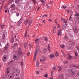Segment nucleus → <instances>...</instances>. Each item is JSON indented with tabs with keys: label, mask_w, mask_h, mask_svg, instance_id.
Returning a JSON list of instances; mask_svg holds the SVG:
<instances>
[{
	"label": "nucleus",
	"mask_w": 79,
	"mask_h": 79,
	"mask_svg": "<svg viewBox=\"0 0 79 79\" xmlns=\"http://www.w3.org/2000/svg\"><path fill=\"white\" fill-rule=\"evenodd\" d=\"M15 6V4H14L11 6H10V8H14Z\"/></svg>",
	"instance_id": "nucleus-26"
},
{
	"label": "nucleus",
	"mask_w": 79,
	"mask_h": 79,
	"mask_svg": "<svg viewBox=\"0 0 79 79\" xmlns=\"http://www.w3.org/2000/svg\"><path fill=\"white\" fill-rule=\"evenodd\" d=\"M32 0V2H33L34 4H35V3H36V2L35 1V0Z\"/></svg>",
	"instance_id": "nucleus-36"
},
{
	"label": "nucleus",
	"mask_w": 79,
	"mask_h": 79,
	"mask_svg": "<svg viewBox=\"0 0 79 79\" xmlns=\"http://www.w3.org/2000/svg\"><path fill=\"white\" fill-rule=\"evenodd\" d=\"M29 46L30 48H32V46H31V45L29 44Z\"/></svg>",
	"instance_id": "nucleus-51"
},
{
	"label": "nucleus",
	"mask_w": 79,
	"mask_h": 79,
	"mask_svg": "<svg viewBox=\"0 0 79 79\" xmlns=\"http://www.w3.org/2000/svg\"><path fill=\"white\" fill-rule=\"evenodd\" d=\"M6 72H7V74H8L9 72H10V70L8 69H7L6 70Z\"/></svg>",
	"instance_id": "nucleus-21"
},
{
	"label": "nucleus",
	"mask_w": 79,
	"mask_h": 79,
	"mask_svg": "<svg viewBox=\"0 0 79 79\" xmlns=\"http://www.w3.org/2000/svg\"><path fill=\"white\" fill-rule=\"evenodd\" d=\"M15 72H13L12 73H11L10 74V76L8 77V79H13V77H14V76H15Z\"/></svg>",
	"instance_id": "nucleus-2"
},
{
	"label": "nucleus",
	"mask_w": 79,
	"mask_h": 79,
	"mask_svg": "<svg viewBox=\"0 0 79 79\" xmlns=\"http://www.w3.org/2000/svg\"><path fill=\"white\" fill-rule=\"evenodd\" d=\"M6 57L3 56L2 58V60L4 62H5L6 61Z\"/></svg>",
	"instance_id": "nucleus-11"
},
{
	"label": "nucleus",
	"mask_w": 79,
	"mask_h": 79,
	"mask_svg": "<svg viewBox=\"0 0 79 79\" xmlns=\"http://www.w3.org/2000/svg\"><path fill=\"white\" fill-rule=\"evenodd\" d=\"M62 7L64 9L66 8V6H62Z\"/></svg>",
	"instance_id": "nucleus-40"
},
{
	"label": "nucleus",
	"mask_w": 79,
	"mask_h": 79,
	"mask_svg": "<svg viewBox=\"0 0 79 79\" xmlns=\"http://www.w3.org/2000/svg\"><path fill=\"white\" fill-rule=\"evenodd\" d=\"M50 57L51 58H54V55L53 54H51L50 56Z\"/></svg>",
	"instance_id": "nucleus-19"
},
{
	"label": "nucleus",
	"mask_w": 79,
	"mask_h": 79,
	"mask_svg": "<svg viewBox=\"0 0 79 79\" xmlns=\"http://www.w3.org/2000/svg\"><path fill=\"white\" fill-rule=\"evenodd\" d=\"M27 45V43L25 44L24 46V48H26V46Z\"/></svg>",
	"instance_id": "nucleus-34"
},
{
	"label": "nucleus",
	"mask_w": 79,
	"mask_h": 79,
	"mask_svg": "<svg viewBox=\"0 0 79 79\" xmlns=\"http://www.w3.org/2000/svg\"><path fill=\"white\" fill-rule=\"evenodd\" d=\"M75 75V73H74V72H73L70 74V77H73Z\"/></svg>",
	"instance_id": "nucleus-10"
},
{
	"label": "nucleus",
	"mask_w": 79,
	"mask_h": 79,
	"mask_svg": "<svg viewBox=\"0 0 79 79\" xmlns=\"http://www.w3.org/2000/svg\"><path fill=\"white\" fill-rule=\"evenodd\" d=\"M14 45H15V47H16V45H17L16 44V43H15Z\"/></svg>",
	"instance_id": "nucleus-60"
},
{
	"label": "nucleus",
	"mask_w": 79,
	"mask_h": 79,
	"mask_svg": "<svg viewBox=\"0 0 79 79\" xmlns=\"http://www.w3.org/2000/svg\"><path fill=\"white\" fill-rule=\"evenodd\" d=\"M66 11H67V13H69V10H66Z\"/></svg>",
	"instance_id": "nucleus-55"
},
{
	"label": "nucleus",
	"mask_w": 79,
	"mask_h": 79,
	"mask_svg": "<svg viewBox=\"0 0 79 79\" xmlns=\"http://www.w3.org/2000/svg\"><path fill=\"white\" fill-rule=\"evenodd\" d=\"M68 63V60H65L64 63Z\"/></svg>",
	"instance_id": "nucleus-45"
},
{
	"label": "nucleus",
	"mask_w": 79,
	"mask_h": 79,
	"mask_svg": "<svg viewBox=\"0 0 79 79\" xmlns=\"http://www.w3.org/2000/svg\"><path fill=\"white\" fill-rule=\"evenodd\" d=\"M45 60H46V58L44 56H43L42 58L40 59V61L42 62V63H44Z\"/></svg>",
	"instance_id": "nucleus-6"
},
{
	"label": "nucleus",
	"mask_w": 79,
	"mask_h": 79,
	"mask_svg": "<svg viewBox=\"0 0 79 79\" xmlns=\"http://www.w3.org/2000/svg\"><path fill=\"white\" fill-rule=\"evenodd\" d=\"M38 40H39V39L37 38L35 40V42H37V41H38Z\"/></svg>",
	"instance_id": "nucleus-49"
},
{
	"label": "nucleus",
	"mask_w": 79,
	"mask_h": 79,
	"mask_svg": "<svg viewBox=\"0 0 79 79\" xmlns=\"http://www.w3.org/2000/svg\"><path fill=\"white\" fill-rule=\"evenodd\" d=\"M48 16V15H44L43 16H42L40 18V19H43V18L44 17H45V18H46V17H47Z\"/></svg>",
	"instance_id": "nucleus-9"
},
{
	"label": "nucleus",
	"mask_w": 79,
	"mask_h": 79,
	"mask_svg": "<svg viewBox=\"0 0 79 79\" xmlns=\"http://www.w3.org/2000/svg\"><path fill=\"white\" fill-rule=\"evenodd\" d=\"M52 69H54V70H55V69H56V67L55 66H54L52 68Z\"/></svg>",
	"instance_id": "nucleus-46"
},
{
	"label": "nucleus",
	"mask_w": 79,
	"mask_h": 79,
	"mask_svg": "<svg viewBox=\"0 0 79 79\" xmlns=\"http://www.w3.org/2000/svg\"><path fill=\"white\" fill-rule=\"evenodd\" d=\"M16 74H15V76H18L20 74V70L19 69H17L16 71Z\"/></svg>",
	"instance_id": "nucleus-4"
},
{
	"label": "nucleus",
	"mask_w": 79,
	"mask_h": 79,
	"mask_svg": "<svg viewBox=\"0 0 79 79\" xmlns=\"http://www.w3.org/2000/svg\"><path fill=\"white\" fill-rule=\"evenodd\" d=\"M8 48V46H6L4 48V50L6 51Z\"/></svg>",
	"instance_id": "nucleus-18"
},
{
	"label": "nucleus",
	"mask_w": 79,
	"mask_h": 79,
	"mask_svg": "<svg viewBox=\"0 0 79 79\" xmlns=\"http://www.w3.org/2000/svg\"><path fill=\"white\" fill-rule=\"evenodd\" d=\"M43 23H45V20H43Z\"/></svg>",
	"instance_id": "nucleus-54"
},
{
	"label": "nucleus",
	"mask_w": 79,
	"mask_h": 79,
	"mask_svg": "<svg viewBox=\"0 0 79 79\" xmlns=\"http://www.w3.org/2000/svg\"><path fill=\"white\" fill-rule=\"evenodd\" d=\"M49 52H51V51L50 50V49H49V50H48Z\"/></svg>",
	"instance_id": "nucleus-64"
},
{
	"label": "nucleus",
	"mask_w": 79,
	"mask_h": 79,
	"mask_svg": "<svg viewBox=\"0 0 79 79\" xmlns=\"http://www.w3.org/2000/svg\"><path fill=\"white\" fill-rule=\"evenodd\" d=\"M55 55L56 56H59V55L58 54V53H57L56 52L55 53Z\"/></svg>",
	"instance_id": "nucleus-32"
},
{
	"label": "nucleus",
	"mask_w": 79,
	"mask_h": 79,
	"mask_svg": "<svg viewBox=\"0 0 79 79\" xmlns=\"http://www.w3.org/2000/svg\"><path fill=\"white\" fill-rule=\"evenodd\" d=\"M11 62H12L11 61L10 62H9L8 63V64H11Z\"/></svg>",
	"instance_id": "nucleus-53"
},
{
	"label": "nucleus",
	"mask_w": 79,
	"mask_h": 79,
	"mask_svg": "<svg viewBox=\"0 0 79 79\" xmlns=\"http://www.w3.org/2000/svg\"><path fill=\"white\" fill-rule=\"evenodd\" d=\"M36 50L35 51V53L34 56V60H36V57L37 55V52L38 50H39V46L37 44L36 45Z\"/></svg>",
	"instance_id": "nucleus-1"
},
{
	"label": "nucleus",
	"mask_w": 79,
	"mask_h": 79,
	"mask_svg": "<svg viewBox=\"0 0 79 79\" xmlns=\"http://www.w3.org/2000/svg\"><path fill=\"white\" fill-rule=\"evenodd\" d=\"M3 6H2L1 8H0V11H1V10H2V7Z\"/></svg>",
	"instance_id": "nucleus-58"
},
{
	"label": "nucleus",
	"mask_w": 79,
	"mask_h": 79,
	"mask_svg": "<svg viewBox=\"0 0 79 79\" xmlns=\"http://www.w3.org/2000/svg\"><path fill=\"white\" fill-rule=\"evenodd\" d=\"M5 35L3 34V40H5Z\"/></svg>",
	"instance_id": "nucleus-37"
},
{
	"label": "nucleus",
	"mask_w": 79,
	"mask_h": 79,
	"mask_svg": "<svg viewBox=\"0 0 79 79\" xmlns=\"http://www.w3.org/2000/svg\"><path fill=\"white\" fill-rule=\"evenodd\" d=\"M60 47L61 48H64V45H60Z\"/></svg>",
	"instance_id": "nucleus-35"
},
{
	"label": "nucleus",
	"mask_w": 79,
	"mask_h": 79,
	"mask_svg": "<svg viewBox=\"0 0 79 79\" xmlns=\"http://www.w3.org/2000/svg\"><path fill=\"white\" fill-rule=\"evenodd\" d=\"M39 9H40V7H38L37 10V11H38L39 10Z\"/></svg>",
	"instance_id": "nucleus-57"
},
{
	"label": "nucleus",
	"mask_w": 79,
	"mask_h": 79,
	"mask_svg": "<svg viewBox=\"0 0 79 79\" xmlns=\"http://www.w3.org/2000/svg\"><path fill=\"white\" fill-rule=\"evenodd\" d=\"M45 41H46V42H47V40H48V38H47V37H45Z\"/></svg>",
	"instance_id": "nucleus-39"
},
{
	"label": "nucleus",
	"mask_w": 79,
	"mask_h": 79,
	"mask_svg": "<svg viewBox=\"0 0 79 79\" xmlns=\"http://www.w3.org/2000/svg\"><path fill=\"white\" fill-rule=\"evenodd\" d=\"M61 19L62 21H63V22L64 21H65V19H63V18H62Z\"/></svg>",
	"instance_id": "nucleus-41"
},
{
	"label": "nucleus",
	"mask_w": 79,
	"mask_h": 79,
	"mask_svg": "<svg viewBox=\"0 0 79 79\" xmlns=\"http://www.w3.org/2000/svg\"><path fill=\"white\" fill-rule=\"evenodd\" d=\"M16 55H17V54H15L14 55L13 58L15 60H17V56H16Z\"/></svg>",
	"instance_id": "nucleus-16"
},
{
	"label": "nucleus",
	"mask_w": 79,
	"mask_h": 79,
	"mask_svg": "<svg viewBox=\"0 0 79 79\" xmlns=\"http://www.w3.org/2000/svg\"><path fill=\"white\" fill-rule=\"evenodd\" d=\"M36 67H39V62H36Z\"/></svg>",
	"instance_id": "nucleus-28"
},
{
	"label": "nucleus",
	"mask_w": 79,
	"mask_h": 79,
	"mask_svg": "<svg viewBox=\"0 0 79 79\" xmlns=\"http://www.w3.org/2000/svg\"><path fill=\"white\" fill-rule=\"evenodd\" d=\"M76 18L78 21L79 22V17H76Z\"/></svg>",
	"instance_id": "nucleus-42"
},
{
	"label": "nucleus",
	"mask_w": 79,
	"mask_h": 79,
	"mask_svg": "<svg viewBox=\"0 0 79 79\" xmlns=\"http://www.w3.org/2000/svg\"><path fill=\"white\" fill-rule=\"evenodd\" d=\"M18 52L19 54L21 56H22L23 55L24 53H23V52H22V50H21V48H19L18 50Z\"/></svg>",
	"instance_id": "nucleus-3"
},
{
	"label": "nucleus",
	"mask_w": 79,
	"mask_h": 79,
	"mask_svg": "<svg viewBox=\"0 0 79 79\" xmlns=\"http://www.w3.org/2000/svg\"><path fill=\"white\" fill-rule=\"evenodd\" d=\"M22 23V21L21 20H19L17 23V25L18 26H20V24Z\"/></svg>",
	"instance_id": "nucleus-13"
},
{
	"label": "nucleus",
	"mask_w": 79,
	"mask_h": 79,
	"mask_svg": "<svg viewBox=\"0 0 79 79\" xmlns=\"http://www.w3.org/2000/svg\"><path fill=\"white\" fill-rule=\"evenodd\" d=\"M27 31H26V33H25V37H26V35H27Z\"/></svg>",
	"instance_id": "nucleus-48"
},
{
	"label": "nucleus",
	"mask_w": 79,
	"mask_h": 79,
	"mask_svg": "<svg viewBox=\"0 0 79 79\" xmlns=\"http://www.w3.org/2000/svg\"><path fill=\"white\" fill-rule=\"evenodd\" d=\"M72 19V17H71V16H70L69 18V21L70 20H71Z\"/></svg>",
	"instance_id": "nucleus-43"
},
{
	"label": "nucleus",
	"mask_w": 79,
	"mask_h": 79,
	"mask_svg": "<svg viewBox=\"0 0 79 79\" xmlns=\"http://www.w3.org/2000/svg\"><path fill=\"white\" fill-rule=\"evenodd\" d=\"M75 16H79V14L78 13H77L75 15Z\"/></svg>",
	"instance_id": "nucleus-33"
},
{
	"label": "nucleus",
	"mask_w": 79,
	"mask_h": 79,
	"mask_svg": "<svg viewBox=\"0 0 79 79\" xmlns=\"http://www.w3.org/2000/svg\"><path fill=\"white\" fill-rule=\"evenodd\" d=\"M2 2L3 4L5 3V0H2Z\"/></svg>",
	"instance_id": "nucleus-50"
},
{
	"label": "nucleus",
	"mask_w": 79,
	"mask_h": 79,
	"mask_svg": "<svg viewBox=\"0 0 79 79\" xmlns=\"http://www.w3.org/2000/svg\"><path fill=\"white\" fill-rule=\"evenodd\" d=\"M66 26H67V24L66 23H65L63 25V29L64 30L65 29Z\"/></svg>",
	"instance_id": "nucleus-14"
},
{
	"label": "nucleus",
	"mask_w": 79,
	"mask_h": 79,
	"mask_svg": "<svg viewBox=\"0 0 79 79\" xmlns=\"http://www.w3.org/2000/svg\"><path fill=\"white\" fill-rule=\"evenodd\" d=\"M15 3H18L19 2V0H15Z\"/></svg>",
	"instance_id": "nucleus-22"
},
{
	"label": "nucleus",
	"mask_w": 79,
	"mask_h": 79,
	"mask_svg": "<svg viewBox=\"0 0 79 79\" xmlns=\"http://www.w3.org/2000/svg\"><path fill=\"white\" fill-rule=\"evenodd\" d=\"M64 21V23L65 24H66V23H67V21Z\"/></svg>",
	"instance_id": "nucleus-63"
},
{
	"label": "nucleus",
	"mask_w": 79,
	"mask_h": 79,
	"mask_svg": "<svg viewBox=\"0 0 79 79\" xmlns=\"http://www.w3.org/2000/svg\"><path fill=\"white\" fill-rule=\"evenodd\" d=\"M57 68H59V69L58 70V71L60 72V71H61V67L60 66H58L57 67Z\"/></svg>",
	"instance_id": "nucleus-17"
},
{
	"label": "nucleus",
	"mask_w": 79,
	"mask_h": 79,
	"mask_svg": "<svg viewBox=\"0 0 79 79\" xmlns=\"http://www.w3.org/2000/svg\"><path fill=\"white\" fill-rule=\"evenodd\" d=\"M32 23V20H30V23L29 24V26H30V25H31V24Z\"/></svg>",
	"instance_id": "nucleus-20"
},
{
	"label": "nucleus",
	"mask_w": 79,
	"mask_h": 79,
	"mask_svg": "<svg viewBox=\"0 0 79 79\" xmlns=\"http://www.w3.org/2000/svg\"><path fill=\"white\" fill-rule=\"evenodd\" d=\"M55 29H56V26H54V28H53V30H55Z\"/></svg>",
	"instance_id": "nucleus-47"
},
{
	"label": "nucleus",
	"mask_w": 79,
	"mask_h": 79,
	"mask_svg": "<svg viewBox=\"0 0 79 79\" xmlns=\"http://www.w3.org/2000/svg\"><path fill=\"white\" fill-rule=\"evenodd\" d=\"M14 42V38H11V43H13Z\"/></svg>",
	"instance_id": "nucleus-24"
},
{
	"label": "nucleus",
	"mask_w": 79,
	"mask_h": 79,
	"mask_svg": "<svg viewBox=\"0 0 79 79\" xmlns=\"http://www.w3.org/2000/svg\"><path fill=\"white\" fill-rule=\"evenodd\" d=\"M49 21H51V22H52V19H49Z\"/></svg>",
	"instance_id": "nucleus-61"
},
{
	"label": "nucleus",
	"mask_w": 79,
	"mask_h": 79,
	"mask_svg": "<svg viewBox=\"0 0 79 79\" xmlns=\"http://www.w3.org/2000/svg\"><path fill=\"white\" fill-rule=\"evenodd\" d=\"M62 33H61V29H60L58 30L57 32V35L58 36H60L61 35Z\"/></svg>",
	"instance_id": "nucleus-5"
},
{
	"label": "nucleus",
	"mask_w": 79,
	"mask_h": 79,
	"mask_svg": "<svg viewBox=\"0 0 79 79\" xmlns=\"http://www.w3.org/2000/svg\"><path fill=\"white\" fill-rule=\"evenodd\" d=\"M5 25H1V29H3V27H5Z\"/></svg>",
	"instance_id": "nucleus-31"
},
{
	"label": "nucleus",
	"mask_w": 79,
	"mask_h": 79,
	"mask_svg": "<svg viewBox=\"0 0 79 79\" xmlns=\"http://www.w3.org/2000/svg\"><path fill=\"white\" fill-rule=\"evenodd\" d=\"M48 50H49V49H50V46L49 45H48Z\"/></svg>",
	"instance_id": "nucleus-44"
},
{
	"label": "nucleus",
	"mask_w": 79,
	"mask_h": 79,
	"mask_svg": "<svg viewBox=\"0 0 79 79\" xmlns=\"http://www.w3.org/2000/svg\"><path fill=\"white\" fill-rule=\"evenodd\" d=\"M27 23H28V20H27L24 22V24L25 25H26V24H27Z\"/></svg>",
	"instance_id": "nucleus-25"
},
{
	"label": "nucleus",
	"mask_w": 79,
	"mask_h": 79,
	"mask_svg": "<svg viewBox=\"0 0 79 79\" xmlns=\"http://www.w3.org/2000/svg\"><path fill=\"white\" fill-rule=\"evenodd\" d=\"M21 66H23V62H21Z\"/></svg>",
	"instance_id": "nucleus-62"
},
{
	"label": "nucleus",
	"mask_w": 79,
	"mask_h": 79,
	"mask_svg": "<svg viewBox=\"0 0 79 79\" xmlns=\"http://www.w3.org/2000/svg\"><path fill=\"white\" fill-rule=\"evenodd\" d=\"M74 53L75 55L76 56H78V53L77 52H75Z\"/></svg>",
	"instance_id": "nucleus-29"
},
{
	"label": "nucleus",
	"mask_w": 79,
	"mask_h": 79,
	"mask_svg": "<svg viewBox=\"0 0 79 79\" xmlns=\"http://www.w3.org/2000/svg\"><path fill=\"white\" fill-rule=\"evenodd\" d=\"M58 79H64V75H62L58 76Z\"/></svg>",
	"instance_id": "nucleus-8"
},
{
	"label": "nucleus",
	"mask_w": 79,
	"mask_h": 79,
	"mask_svg": "<svg viewBox=\"0 0 79 79\" xmlns=\"http://www.w3.org/2000/svg\"><path fill=\"white\" fill-rule=\"evenodd\" d=\"M40 1L42 3H44V0H40Z\"/></svg>",
	"instance_id": "nucleus-52"
},
{
	"label": "nucleus",
	"mask_w": 79,
	"mask_h": 79,
	"mask_svg": "<svg viewBox=\"0 0 79 79\" xmlns=\"http://www.w3.org/2000/svg\"><path fill=\"white\" fill-rule=\"evenodd\" d=\"M47 52V49H44L43 50V52L44 53H46Z\"/></svg>",
	"instance_id": "nucleus-15"
},
{
	"label": "nucleus",
	"mask_w": 79,
	"mask_h": 79,
	"mask_svg": "<svg viewBox=\"0 0 79 79\" xmlns=\"http://www.w3.org/2000/svg\"><path fill=\"white\" fill-rule=\"evenodd\" d=\"M61 52H62V53L63 54V56H64V57L66 56V54H64V52H63V51H62V50H61Z\"/></svg>",
	"instance_id": "nucleus-23"
},
{
	"label": "nucleus",
	"mask_w": 79,
	"mask_h": 79,
	"mask_svg": "<svg viewBox=\"0 0 79 79\" xmlns=\"http://www.w3.org/2000/svg\"><path fill=\"white\" fill-rule=\"evenodd\" d=\"M71 58H72V56H71V55H70V54L68 53V57H67V58L69 60H70L71 59Z\"/></svg>",
	"instance_id": "nucleus-7"
},
{
	"label": "nucleus",
	"mask_w": 79,
	"mask_h": 79,
	"mask_svg": "<svg viewBox=\"0 0 79 79\" xmlns=\"http://www.w3.org/2000/svg\"><path fill=\"white\" fill-rule=\"evenodd\" d=\"M73 67H75V68H78V69L79 68V66H77L75 65H73Z\"/></svg>",
	"instance_id": "nucleus-27"
},
{
	"label": "nucleus",
	"mask_w": 79,
	"mask_h": 79,
	"mask_svg": "<svg viewBox=\"0 0 79 79\" xmlns=\"http://www.w3.org/2000/svg\"><path fill=\"white\" fill-rule=\"evenodd\" d=\"M38 71H39V70H38V72L36 73L37 74H39V72Z\"/></svg>",
	"instance_id": "nucleus-59"
},
{
	"label": "nucleus",
	"mask_w": 79,
	"mask_h": 79,
	"mask_svg": "<svg viewBox=\"0 0 79 79\" xmlns=\"http://www.w3.org/2000/svg\"><path fill=\"white\" fill-rule=\"evenodd\" d=\"M73 31L74 32H75V33H76V34H77V33H78V30H77V28H75L74 29Z\"/></svg>",
	"instance_id": "nucleus-12"
},
{
	"label": "nucleus",
	"mask_w": 79,
	"mask_h": 79,
	"mask_svg": "<svg viewBox=\"0 0 79 79\" xmlns=\"http://www.w3.org/2000/svg\"><path fill=\"white\" fill-rule=\"evenodd\" d=\"M44 77H46V78H47V77H48V75L47 74H46L45 75H44Z\"/></svg>",
	"instance_id": "nucleus-30"
},
{
	"label": "nucleus",
	"mask_w": 79,
	"mask_h": 79,
	"mask_svg": "<svg viewBox=\"0 0 79 79\" xmlns=\"http://www.w3.org/2000/svg\"><path fill=\"white\" fill-rule=\"evenodd\" d=\"M30 55V52H29L27 54V56H29V55Z\"/></svg>",
	"instance_id": "nucleus-56"
},
{
	"label": "nucleus",
	"mask_w": 79,
	"mask_h": 79,
	"mask_svg": "<svg viewBox=\"0 0 79 79\" xmlns=\"http://www.w3.org/2000/svg\"><path fill=\"white\" fill-rule=\"evenodd\" d=\"M68 39V37H67L66 36H65V37H64V40H66V39Z\"/></svg>",
	"instance_id": "nucleus-38"
}]
</instances>
